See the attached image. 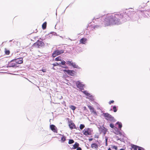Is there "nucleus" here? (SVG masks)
Instances as JSON below:
<instances>
[{"label": "nucleus", "mask_w": 150, "mask_h": 150, "mask_svg": "<svg viewBox=\"0 0 150 150\" xmlns=\"http://www.w3.org/2000/svg\"><path fill=\"white\" fill-rule=\"evenodd\" d=\"M123 17V15L114 14L110 16H104L101 18L100 19L102 20H104L102 21L101 23L104 25V26H108L115 24H120L121 23L120 21V19ZM100 18L95 17L94 19H100Z\"/></svg>", "instance_id": "nucleus-1"}, {"label": "nucleus", "mask_w": 150, "mask_h": 150, "mask_svg": "<svg viewBox=\"0 0 150 150\" xmlns=\"http://www.w3.org/2000/svg\"><path fill=\"white\" fill-rule=\"evenodd\" d=\"M103 115L105 117V119L108 121H112L113 120V117L108 113H103Z\"/></svg>", "instance_id": "nucleus-2"}, {"label": "nucleus", "mask_w": 150, "mask_h": 150, "mask_svg": "<svg viewBox=\"0 0 150 150\" xmlns=\"http://www.w3.org/2000/svg\"><path fill=\"white\" fill-rule=\"evenodd\" d=\"M93 130L89 128H85L83 131V134L86 136L91 134Z\"/></svg>", "instance_id": "nucleus-3"}, {"label": "nucleus", "mask_w": 150, "mask_h": 150, "mask_svg": "<svg viewBox=\"0 0 150 150\" xmlns=\"http://www.w3.org/2000/svg\"><path fill=\"white\" fill-rule=\"evenodd\" d=\"M64 50H57L54 51L52 53V56L53 57H55L57 55L63 53Z\"/></svg>", "instance_id": "nucleus-4"}, {"label": "nucleus", "mask_w": 150, "mask_h": 150, "mask_svg": "<svg viewBox=\"0 0 150 150\" xmlns=\"http://www.w3.org/2000/svg\"><path fill=\"white\" fill-rule=\"evenodd\" d=\"M63 71L66 74H67L69 75L73 76L75 74V72L74 71L64 69L63 70Z\"/></svg>", "instance_id": "nucleus-5"}, {"label": "nucleus", "mask_w": 150, "mask_h": 150, "mask_svg": "<svg viewBox=\"0 0 150 150\" xmlns=\"http://www.w3.org/2000/svg\"><path fill=\"white\" fill-rule=\"evenodd\" d=\"M67 64L69 65L70 66H72L74 68H77L79 69H80V67H79L75 63H73L72 61H67Z\"/></svg>", "instance_id": "nucleus-6"}, {"label": "nucleus", "mask_w": 150, "mask_h": 150, "mask_svg": "<svg viewBox=\"0 0 150 150\" xmlns=\"http://www.w3.org/2000/svg\"><path fill=\"white\" fill-rule=\"evenodd\" d=\"M7 67H16L18 66H17V64H16V63L15 62V61H12V60L8 64Z\"/></svg>", "instance_id": "nucleus-7"}, {"label": "nucleus", "mask_w": 150, "mask_h": 150, "mask_svg": "<svg viewBox=\"0 0 150 150\" xmlns=\"http://www.w3.org/2000/svg\"><path fill=\"white\" fill-rule=\"evenodd\" d=\"M76 84L77 87L79 88L80 90H83L84 85L82 84L79 81H78L76 82Z\"/></svg>", "instance_id": "nucleus-8"}, {"label": "nucleus", "mask_w": 150, "mask_h": 150, "mask_svg": "<svg viewBox=\"0 0 150 150\" xmlns=\"http://www.w3.org/2000/svg\"><path fill=\"white\" fill-rule=\"evenodd\" d=\"M43 45L44 43L42 41L38 40L33 45L36 47H39L40 46H42Z\"/></svg>", "instance_id": "nucleus-9"}, {"label": "nucleus", "mask_w": 150, "mask_h": 150, "mask_svg": "<svg viewBox=\"0 0 150 150\" xmlns=\"http://www.w3.org/2000/svg\"><path fill=\"white\" fill-rule=\"evenodd\" d=\"M12 61H15L16 64H21L23 62V58H17L16 59H14L12 60Z\"/></svg>", "instance_id": "nucleus-10"}, {"label": "nucleus", "mask_w": 150, "mask_h": 150, "mask_svg": "<svg viewBox=\"0 0 150 150\" xmlns=\"http://www.w3.org/2000/svg\"><path fill=\"white\" fill-rule=\"evenodd\" d=\"M83 93L85 94L87 97L91 100H93V98L92 96L90 93H88L87 91H83Z\"/></svg>", "instance_id": "nucleus-11"}, {"label": "nucleus", "mask_w": 150, "mask_h": 150, "mask_svg": "<svg viewBox=\"0 0 150 150\" xmlns=\"http://www.w3.org/2000/svg\"><path fill=\"white\" fill-rule=\"evenodd\" d=\"M69 128L71 129H76V127L74 124L72 122H70L69 125Z\"/></svg>", "instance_id": "nucleus-12"}, {"label": "nucleus", "mask_w": 150, "mask_h": 150, "mask_svg": "<svg viewBox=\"0 0 150 150\" xmlns=\"http://www.w3.org/2000/svg\"><path fill=\"white\" fill-rule=\"evenodd\" d=\"M50 128L54 132H57V130L56 127L53 125H50Z\"/></svg>", "instance_id": "nucleus-13"}, {"label": "nucleus", "mask_w": 150, "mask_h": 150, "mask_svg": "<svg viewBox=\"0 0 150 150\" xmlns=\"http://www.w3.org/2000/svg\"><path fill=\"white\" fill-rule=\"evenodd\" d=\"M87 40L86 38H83L80 39V43L85 44L86 43Z\"/></svg>", "instance_id": "nucleus-14"}, {"label": "nucleus", "mask_w": 150, "mask_h": 150, "mask_svg": "<svg viewBox=\"0 0 150 150\" xmlns=\"http://www.w3.org/2000/svg\"><path fill=\"white\" fill-rule=\"evenodd\" d=\"M88 107L89 109L90 110V111L91 110H93V113L94 114H96V110L94 109V108L91 106L88 105Z\"/></svg>", "instance_id": "nucleus-15"}, {"label": "nucleus", "mask_w": 150, "mask_h": 150, "mask_svg": "<svg viewBox=\"0 0 150 150\" xmlns=\"http://www.w3.org/2000/svg\"><path fill=\"white\" fill-rule=\"evenodd\" d=\"M88 107L89 109L90 110V111L91 110H93V113L94 114H96V110L94 109V108L91 106L88 105Z\"/></svg>", "instance_id": "nucleus-16"}, {"label": "nucleus", "mask_w": 150, "mask_h": 150, "mask_svg": "<svg viewBox=\"0 0 150 150\" xmlns=\"http://www.w3.org/2000/svg\"><path fill=\"white\" fill-rule=\"evenodd\" d=\"M79 145V144L77 142H75V144L74 145L72 149H75L77 148Z\"/></svg>", "instance_id": "nucleus-17"}, {"label": "nucleus", "mask_w": 150, "mask_h": 150, "mask_svg": "<svg viewBox=\"0 0 150 150\" xmlns=\"http://www.w3.org/2000/svg\"><path fill=\"white\" fill-rule=\"evenodd\" d=\"M131 146L132 148H133L134 150H137V148L139 147L138 146L134 144H132Z\"/></svg>", "instance_id": "nucleus-18"}, {"label": "nucleus", "mask_w": 150, "mask_h": 150, "mask_svg": "<svg viewBox=\"0 0 150 150\" xmlns=\"http://www.w3.org/2000/svg\"><path fill=\"white\" fill-rule=\"evenodd\" d=\"M116 125H118V127L120 129V130H121V129L122 127V124L120 122H117Z\"/></svg>", "instance_id": "nucleus-19"}, {"label": "nucleus", "mask_w": 150, "mask_h": 150, "mask_svg": "<svg viewBox=\"0 0 150 150\" xmlns=\"http://www.w3.org/2000/svg\"><path fill=\"white\" fill-rule=\"evenodd\" d=\"M62 137L61 138V141L62 142H64L66 140V138L64 135H62Z\"/></svg>", "instance_id": "nucleus-20"}, {"label": "nucleus", "mask_w": 150, "mask_h": 150, "mask_svg": "<svg viewBox=\"0 0 150 150\" xmlns=\"http://www.w3.org/2000/svg\"><path fill=\"white\" fill-rule=\"evenodd\" d=\"M46 23L45 22L42 25V27L43 29H45V28H46Z\"/></svg>", "instance_id": "nucleus-21"}, {"label": "nucleus", "mask_w": 150, "mask_h": 150, "mask_svg": "<svg viewBox=\"0 0 150 150\" xmlns=\"http://www.w3.org/2000/svg\"><path fill=\"white\" fill-rule=\"evenodd\" d=\"M69 108L73 110H75L76 108V107L74 105H71Z\"/></svg>", "instance_id": "nucleus-22"}, {"label": "nucleus", "mask_w": 150, "mask_h": 150, "mask_svg": "<svg viewBox=\"0 0 150 150\" xmlns=\"http://www.w3.org/2000/svg\"><path fill=\"white\" fill-rule=\"evenodd\" d=\"M97 144L96 143L92 144L91 145V147L92 148H96L97 147Z\"/></svg>", "instance_id": "nucleus-23"}, {"label": "nucleus", "mask_w": 150, "mask_h": 150, "mask_svg": "<svg viewBox=\"0 0 150 150\" xmlns=\"http://www.w3.org/2000/svg\"><path fill=\"white\" fill-rule=\"evenodd\" d=\"M52 65L54 66H57L58 65H59L60 66H61L60 65V62H59V63L56 62L55 63L53 64Z\"/></svg>", "instance_id": "nucleus-24"}, {"label": "nucleus", "mask_w": 150, "mask_h": 150, "mask_svg": "<svg viewBox=\"0 0 150 150\" xmlns=\"http://www.w3.org/2000/svg\"><path fill=\"white\" fill-rule=\"evenodd\" d=\"M85 127V126L84 125L81 124L80 125V129H82Z\"/></svg>", "instance_id": "nucleus-25"}, {"label": "nucleus", "mask_w": 150, "mask_h": 150, "mask_svg": "<svg viewBox=\"0 0 150 150\" xmlns=\"http://www.w3.org/2000/svg\"><path fill=\"white\" fill-rule=\"evenodd\" d=\"M74 142V141L73 139H69V144H72Z\"/></svg>", "instance_id": "nucleus-26"}, {"label": "nucleus", "mask_w": 150, "mask_h": 150, "mask_svg": "<svg viewBox=\"0 0 150 150\" xmlns=\"http://www.w3.org/2000/svg\"><path fill=\"white\" fill-rule=\"evenodd\" d=\"M55 60L56 61H61V57H58L55 59Z\"/></svg>", "instance_id": "nucleus-27"}, {"label": "nucleus", "mask_w": 150, "mask_h": 150, "mask_svg": "<svg viewBox=\"0 0 150 150\" xmlns=\"http://www.w3.org/2000/svg\"><path fill=\"white\" fill-rule=\"evenodd\" d=\"M110 127L112 128H115V127H114V125L113 124H110ZM115 128H116V129H117V130H118V129L117 128L115 127Z\"/></svg>", "instance_id": "nucleus-28"}, {"label": "nucleus", "mask_w": 150, "mask_h": 150, "mask_svg": "<svg viewBox=\"0 0 150 150\" xmlns=\"http://www.w3.org/2000/svg\"><path fill=\"white\" fill-rule=\"evenodd\" d=\"M113 111L114 112H116L117 111V109L116 108V107L115 106H114L113 107Z\"/></svg>", "instance_id": "nucleus-29"}, {"label": "nucleus", "mask_w": 150, "mask_h": 150, "mask_svg": "<svg viewBox=\"0 0 150 150\" xmlns=\"http://www.w3.org/2000/svg\"><path fill=\"white\" fill-rule=\"evenodd\" d=\"M66 62L63 60L61 62H60V65L62 64V65H65V64H66Z\"/></svg>", "instance_id": "nucleus-30"}, {"label": "nucleus", "mask_w": 150, "mask_h": 150, "mask_svg": "<svg viewBox=\"0 0 150 150\" xmlns=\"http://www.w3.org/2000/svg\"><path fill=\"white\" fill-rule=\"evenodd\" d=\"M5 54L7 55L9 54L10 53V51L8 50H6L5 51Z\"/></svg>", "instance_id": "nucleus-31"}, {"label": "nucleus", "mask_w": 150, "mask_h": 150, "mask_svg": "<svg viewBox=\"0 0 150 150\" xmlns=\"http://www.w3.org/2000/svg\"><path fill=\"white\" fill-rule=\"evenodd\" d=\"M42 71L43 72H46V69H42V71H41V70H40L39 71V72L40 73H41L40 71Z\"/></svg>", "instance_id": "nucleus-32"}, {"label": "nucleus", "mask_w": 150, "mask_h": 150, "mask_svg": "<svg viewBox=\"0 0 150 150\" xmlns=\"http://www.w3.org/2000/svg\"><path fill=\"white\" fill-rule=\"evenodd\" d=\"M113 149H114L116 150H117V146H114L112 147Z\"/></svg>", "instance_id": "nucleus-33"}, {"label": "nucleus", "mask_w": 150, "mask_h": 150, "mask_svg": "<svg viewBox=\"0 0 150 150\" xmlns=\"http://www.w3.org/2000/svg\"><path fill=\"white\" fill-rule=\"evenodd\" d=\"M107 141H108V138L107 137H105V142H106V145L107 146Z\"/></svg>", "instance_id": "nucleus-34"}, {"label": "nucleus", "mask_w": 150, "mask_h": 150, "mask_svg": "<svg viewBox=\"0 0 150 150\" xmlns=\"http://www.w3.org/2000/svg\"><path fill=\"white\" fill-rule=\"evenodd\" d=\"M61 67H62L63 68H68L67 67V66H65V65L64 66H61Z\"/></svg>", "instance_id": "nucleus-35"}, {"label": "nucleus", "mask_w": 150, "mask_h": 150, "mask_svg": "<svg viewBox=\"0 0 150 150\" xmlns=\"http://www.w3.org/2000/svg\"><path fill=\"white\" fill-rule=\"evenodd\" d=\"M83 108L84 110H87V108H86V107L85 106L83 107Z\"/></svg>", "instance_id": "nucleus-36"}, {"label": "nucleus", "mask_w": 150, "mask_h": 150, "mask_svg": "<svg viewBox=\"0 0 150 150\" xmlns=\"http://www.w3.org/2000/svg\"><path fill=\"white\" fill-rule=\"evenodd\" d=\"M102 132L104 133H105L106 132V131H105V128H104V129H103V131H102Z\"/></svg>", "instance_id": "nucleus-37"}, {"label": "nucleus", "mask_w": 150, "mask_h": 150, "mask_svg": "<svg viewBox=\"0 0 150 150\" xmlns=\"http://www.w3.org/2000/svg\"><path fill=\"white\" fill-rule=\"evenodd\" d=\"M139 148L138 149V150H144V149L142 147H139Z\"/></svg>", "instance_id": "nucleus-38"}, {"label": "nucleus", "mask_w": 150, "mask_h": 150, "mask_svg": "<svg viewBox=\"0 0 150 150\" xmlns=\"http://www.w3.org/2000/svg\"><path fill=\"white\" fill-rule=\"evenodd\" d=\"M117 134H120V132L119 131H116V132L115 133Z\"/></svg>", "instance_id": "nucleus-39"}, {"label": "nucleus", "mask_w": 150, "mask_h": 150, "mask_svg": "<svg viewBox=\"0 0 150 150\" xmlns=\"http://www.w3.org/2000/svg\"><path fill=\"white\" fill-rule=\"evenodd\" d=\"M114 101L113 100H111L109 102V104H111V103H114Z\"/></svg>", "instance_id": "nucleus-40"}, {"label": "nucleus", "mask_w": 150, "mask_h": 150, "mask_svg": "<svg viewBox=\"0 0 150 150\" xmlns=\"http://www.w3.org/2000/svg\"><path fill=\"white\" fill-rule=\"evenodd\" d=\"M77 150H81V149L80 147H78L77 149Z\"/></svg>", "instance_id": "nucleus-41"}, {"label": "nucleus", "mask_w": 150, "mask_h": 150, "mask_svg": "<svg viewBox=\"0 0 150 150\" xmlns=\"http://www.w3.org/2000/svg\"><path fill=\"white\" fill-rule=\"evenodd\" d=\"M63 98V97L62 96H61L60 97V98H59V99L61 100V99H62Z\"/></svg>", "instance_id": "nucleus-42"}, {"label": "nucleus", "mask_w": 150, "mask_h": 150, "mask_svg": "<svg viewBox=\"0 0 150 150\" xmlns=\"http://www.w3.org/2000/svg\"><path fill=\"white\" fill-rule=\"evenodd\" d=\"M93 111V110H91V112H92L93 113V111Z\"/></svg>", "instance_id": "nucleus-43"}, {"label": "nucleus", "mask_w": 150, "mask_h": 150, "mask_svg": "<svg viewBox=\"0 0 150 150\" xmlns=\"http://www.w3.org/2000/svg\"><path fill=\"white\" fill-rule=\"evenodd\" d=\"M108 150H111V149H110V148H109V149H108Z\"/></svg>", "instance_id": "nucleus-44"}, {"label": "nucleus", "mask_w": 150, "mask_h": 150, "mask_svg": "<svg viewBox=\"0 0 150 150\" xmlns=\"http://www.w3.org/2000/svg\"><path fill=\"white\" fill-rule=\"evenodd\" d=\"M120 150H124L123 149H121Z\"/></svg>", "instance_id": "nucleus-45"}, {"label": "nucleus", "mask_w": 150, "mask_h": 150, "mask_svg": "<svg viewBox=\"0 0 150 150\" xmlns=\"http://www.w3.org/2000/svg\"><path fill=\"white\" fill-rule=\"evenodd\" d=\"M125 17L126 16V15L125 14Z\"/></svg>", "instance_id": "nucleus-46"}, {"label": "nucleus", "mask_w": 150, "mask_h": 150, "mask_svg": "<svg viewBox=\"0 0 150 150\" xmlns=\"http://www.w3.org/2000/svg\"><path fill=\"white\" fill-rule=\"evenodd\" d=\"M90 140H92V139H90Z\"/></svg>", "instance_id": "nucleus-47"}, {"label": "nucleus", "mask_w": 150, "mask_h": 150, "mask_svg": "<svg viewBox=\"0 0 150 150\" xmlns=\"http://www.w3.org/2000/svg\"><path fill=\"white\" fill-rule=\"evenodd\" d=\"M96 26H95L94 28H96Z\"/></svg>", "instance_id": "nucleus-48"}]
</instances>
